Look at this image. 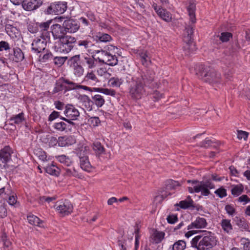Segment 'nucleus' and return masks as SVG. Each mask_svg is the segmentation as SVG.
Returning a JSON list of instances; mask_svg holds the SVG:
<instances>
[{
	"mask_svg": "<svg viewBox=\"0 0 250 250\" xmlns=\"http://www.w3.org/2000/svg\"><path fill=\"white\" fill-rule=\"evenodd\" d=\"M155 73L151 69L140 73L138 76L132 77L129 75L126 77V83L128 84L129 94L134 100H139L149 93V89L156 86L155 82Z\"/></svg>",
	"mask_w": 250,
	"mask_h": 250,
	"instance_id": "nucleus-1",
	"label": "nucleus"
},
{
	"mask_svg": "<svg viewBox=\"0 0 250 250\" xmlns=\"http://www.w3.org/2000/svg\"><path fill=\"white\" fill-rule=\"evenodd\" d=\"M195 74L200 79L210 84L219 83L221 74L209 66L198 64L194 67Z\"/></svg>",
	"mask_w": 250,
	"mask_h": 250,
	"instance_id": "nucleus-2",
	"label": "nucleus"
},
{
	"mask_svg": "<svg viewBox=\"0 0 250 250\" xmlns=\"http://www.w3.org/2000/svg\"><path fill=\"white\" fill-rule=\"evenodd\" d=\"M204 234L194 237L191 241V245L197 250H208L215 244V239L210 231H203Z\"/></svg>",
	"mask_w": 250,
	"mask_h": 250,
	"instance_id": "nucleus-3",
	"label": "nucleus"
},
{
	"mask_svg": "<svg viewBox=\"0 0 250 250\" xmlns=\"http://www.w3.org/2000/svg\"><path fill=\"white\" fill-rule=\"evenodd\" d=\"M188 183L191 184V187L188 188V191L190 193H199L203 196H208L210 194V189L215 188V185L210 179L206 180H188Z\"/></svg>",
	"mask_w": 250,
	"mask_h": 250,
	"instance_id": "nucleus-4",
	"label": "nucleus"
},
{
	"mask_svg": "<svg viewBox=\"0 0 250 250\" xmlns=\"http://www.w3.org/2000/svg\"><path fill=\"white\" fill-rule=\"evenodd\" d=\"M76 42V39L71 36L65 35L60 38L55 42L53 47L55 51L62 53H68L74 48V44Z\"/></svg>",
	"mask_w": 250,
	"mask_h": 250,
	"instance_id": "nucleus-5",
	"label": "nucleus"
},
{
	"mask_svg": "<svg viewBox=\"0 0 250 250\" xmlns=\"http://www.w3.org/2000/svg\"><path fill=\"white\" fill-rule=\"evenodd\" d=\"M72 81L65 78L61 77L56 81L52 94H55L62 90L65 93L72 90Z\"/></svg>",
	"mask_w": 250,
	"mask_h": 250,
	"instance_id": "nucleus-6",
	"label": "nucleus"
},
{
	"mask_svg": "<svg viewBox=\"0 0 250 250\" xmlns=\"http://www.w3.org/2000/svg\"><path fill=\"white\" fill-rule=\"evenodd\" d=\"M60 119L62 120V121L55 123L53 125L56 130L61 132H71L73 128L75 127V124L73 121L62 116L60 117Z\"/></svg>",
	"mask_w": 250,
	"mask_h": 250,
	"instance_id": "nucleus-7",
	"label": "nucleus"
},
{
	"mask_svg": "<svg viewBox=\"0 0 250 250\" xmlns=\"http://www.w3.org/2000/svg\"><path fill=\"white\" fill-rule=\"evenodd\" d=\"M46 34L44 37L40 36L34 39L31 44V50L33 52L38 54L45 49L47 42L49 40Z\"/></svg>",
	"mask_w": 250,
	"mask_h": 250,
	"instance_id": "nucleus-8",
	"label": "nucleus"
},
{
	"mask_svg": "<svg viewBox=\"0 0 250 250\" xmlns=\"http://www.w3.org/2000/svg\"><path fill=\"white\" fill-rule=\"evenodd\" d=\"M67 9V2L65 1H58L52 3L44 12L46 14L59 15L63 13Z\"/></svg>",
	"mask_w": 250,
	"mask_h": 250,
	"instance_id": "nucleus-9",
	"label": "nucleus"
},
{
	"mask_svg": "<svg viewBox=\"0 0 250 250\" xmlns=\"http://www.w3.org/2000/svg\"><path fill=\"white\" fill-rule=\"evenodd\" d=\"M13 149L9 146H6L0 149V168H6L7 164L11 160Z\"/></svg>",
	"mask_w": 250,
	"mask_h": 250,
	"instance_id": "nucleus-10",
	"label": "nucleus"
},
{
	"mask_svg": "<svg viewBox=\"0 0 250 250\" xmlns=\"http://www.w3.org/2000/svg\"><path fill=\"white\" fill-rule=\"evenodd\" d=\"M8 61L12 62H19L24 59V54L21 48L18 47H13L12 51L9 52L7 55Z\"/></svg>",
	"mask_w": 250,
	"mask_h": 250,
	"instance_id": "nucleus-11",
	"label": "nucleus"
},
{
	"mask_svg": "<svg viewBox=\"0 0 250 250\" xmlns=\"http://www.w3.org/2000/svg\"><path fill=\"white\" fill-rule=\"evenodd\" d=\"M54 207L57 211L62 216L70 214L72 212L73 208L71 203L68 201H65L59 205H58V203H56Z\"/></svg>",
	"mask_w": 250,
	"mask_h": 250,
	"instance_id": "nucleus-12",
	"label": "nucleus"
},
{
	"mask_svg": "<svg viewBox=\"0 0 250 250\" xmlns=\"http://www.w3.org/2000/svg\"><path fill=\"white\" fill-rule=\"evenodd\" d=\"M63 113L65 118L69 119L71 121L77 120L80 115L78 110L73 105L70 104L65 106Z\"/></svg>",
	"mask_w": 250,
	"mask_h": 250,
	"instance_id": "nucleus-13",
	"label": "nucleus"
},
{
	"mask_svg": "<svg viewBox=\"0 0 250 250\" xmlns=\"http://www.w3.org/2000/svg\"><path fill=\"white\" fill-rule=\"evenodd\" d=\"M62 25L64 30L70 33L76 32L80 28V24L78 21L73 19L65 20Z\"/></svg>",
	"mask_w": 250,
	"mask_h": 250,
	"instance_id": "nucleus-14",
	"label": "nucleus"
},
{
	"mask_svg": "<svg viewBox=\"0 0 250 250\" xmlns=\"http://www.w3.org/2000/svg\"><path fill=\"white\" fill-rule=\"evenodd\" d=\"M42 3V0H23L22 6L25 10L31 11L38 9Z\"/></svg>",
	"mask_w": 250,
	"mask_h": 250,
	"instance_id": "nucleus-15",
	"label": "nucleus"
},
{
	"mask_svg": "<svg viewBox=\"0 0 250 250\" xmlns=\"http://www.w3.org/2000/svg\"><path fill=\"white\" fill-rule=\"evenodd\" d=\"M152 6L157 15L162 20L167 22H170L171 21V14L166 9H164L161 6H158L155 3H153Z\"/></svg>",
	"mask_w": 250,
	"mask_h": 250,
	"instance_id": "nucleus-16",
	"label": "nucleus"
},
{
	"mask_svg": "<svg viewBox=\"0 0 250 250\" xmlns=\"http://www.w3.org/2000/svg\"><path fill=\"white\" fill-rule=\"evenodd\" d=\"M208 226L207 220L201 216L196 218L195 220L192 222L189 225L187 226V229H205Z\"/></svg>",
	"mask_w": 250,
	"mask_h": 250,
	"instance_id": "nucleus-17",
	"label": "nucleus"
},
{
	"mask_svg": "<svg viewBox=\"0 0 250 250\" xmlns=\"http://www.w3.org/2000/svg\"><path fill=\"white\" fill-rule=\"evenodd\" d=\"M104 56L102 59H100V62L105 63L108 65L114 66L118 63V59L117 56L115 54H110L103 52Z\"/></svg>",
	"mask_w": 250,
	"mask_h": 250,
	"instance_id": "nucleus-18",
	"label": "nucleus"
},
{
	"mask_svg": "<svg viewBox=\"0 0 250 250\" xmlns=\"http://www.w3.org/2000/svg\"><path fill=\"white\" fill-rule=\"evenodd\" d=\"M78 46L79 47L86 50L89 53H91L92 50L90 49L91 47L95 48L96 45L92 42L89 39H86L84 40H78L76 39V42Z\"/></svg>",
	"mask_w": 250,
	"mask_h": 250,
	"instance_id": "nucleus-19",
	"label": "nucleus"
},
{
	"mask_svg": "<svg viewBox=\"0 0 250 250\" xmlns=\"http://www.w3.org/2000/svg\"><path fill=\"white\" fill-rule=\"evenodd\" d=\"M81 63L89 69L94 68L97 64L96 59L93 56H90L88 55L82 56Z\"/></svg>",
	"mask_w": 250,
	"mask_h": 250,
	"instance_id": "nucleus-20",
	"label": "nucleus"
},
{
	"mask_svg": "<svg viewBox=\"0 0 250 250\" xmlns=\"http://www.w3.org/2000/svg\"><path fill=\"white\" fill-rule=\"evenodd\" d=\"M51 32L54 39H60V38L64 37V27L59 24H55L51 26Z\"/></svg>",
	"mask_w": 250,
	"mask_h": 250,
	"instance_id": "nucleus-21",
	"label": "nucleus"
},
{
	"mask_svg": "<svg viewBox=\"0 0 250 250\" xmlns=\"http://www.w3.org/2000/svg\"><path fill=\"white\" fill-rule=\"evenodd\" d=\"M219 224L222 229L225 233L228 234L232 233L233 228L230 219H223Z\"/></svg>",
	"mask_w": 250,
	"mask_h": 250,
	"instance_id": "nucleus-22",
	"label": "nucleus"
},
{
	"mask_svg": "<svg viewBox=\"0 0 250 250\" xmlns=\"http://www.w3.org/2000/svg\"><path fill=\"white\" fill-rule=\"evenodd\" d=\"M75 143L76 140L71 136L59 137V146L61 147L69 146Z\"/></svg>",
	"mask_w": 250,
	"mask_h": 250,
	"instance_id": "nucleus-23",
	"label": "nucleus"
},
{
	"mask_svg": "<svg viewBox=\"0 0 250 250\" xmlns=\"http://www.w3.org/2000/svg\"><path fill=\"white\" fill-rule=\"evenodd\" d=\"M83 82L86 84H90L95 85L97 83L99 82V80L93 71L87 72L85 76Z\"/></svg>",
	"mask_w": 250,
	"mask_h": 250,
	"instance_id": "nucleus-24",
	"label": "nucleus"
},
{
	"mask_svg": "<svg viewBox=\"0 0 250 250\" xmlns=\"http://www.w3.org/2000/svg\"><path fill=\"white\" fill-rule=\"evenodd\" d=\"M80 165L81 168L84 171L90 172L91 170V165L87 156L80 157Z\"/></svg>",
	"mask_w": 250,
	"mask_h": 250,
	"instance_id": "nucleus-25",
	"label": "nucleus"
},
{
	"mask_svg": "<svg viewBox=\"0 0 250 250\" xmlns=\"http://www.w3.org/2000/svg\"><path fill=\"white\" fill-rule=\"evenodd\" d=\"M65 171L64 175L67 177H74L79 179L83 178V176L81 173L79 172L74 167L64 168Z\"/></svg>",
	"mask_w": 250,
	"mask_h": 250,
	"instance_id": "nucleus-26",
	"label": "nucleus"
},
{
	"mask_svg": "<svg viewBox=\"0 0 250 250\" xmlns=\"http://www.w3.org/2000/svg\"><path fill=\"white\" fill-rule=\"evenodd\" d=\"M183 48L185 55L187 56H190L197 50L195 43L191 41H189L188 42L186 43Z\"/></svg>",
	"mask_w": 250,
	"mask_h": 250,
	"instance_id": "nucleus-27",
	"label": "nucleus"
},
{
	"mask_svg": "<svg viewBox=\"0 0 250 250\" xmlns=\"http://www.w3.org/2000/svg\"><path fill=\"white\" fill-rule=\"evenodd\" d=\"M218 145V143L216 142L213 140H211L208 138H206L204 141L200 142L199 144V146L205 148H208L209 147L216 148Z\"/></svg>",
	"mask_w": 250,
	"mask_h": 250,
	"instance_id": "nucleus-28",
	"label": "nucleus"
},
{
	"mask_svg": "<svg viewBox=\"0 0 250 250\" xmlns=\"http://www.w3.org/2000/svg\"><path fill=\"white\" fill-rule=\"evenodd\" d=\"M27 220L31 225L38 226L39 227L43 228V221L41 220L37 216L30 214L27 216Z\"/></svg>",
	"mask_w": 250,
	"mask_h": 250,
	"instance_id": "nucleus-29",
	"label": "nucleus"
},
{
	"mask_svg": "<svg viewBox=\"0 0 250 250\" xmlns=\"http://www.w3.org/2000/svg\"><path fill=\"white\" fill-rule=\"evenodd\" d=\"M93 104L97 108H100L105 104V101L103 96L100 94H95L91 97Z\"/></svg>",
	"mask_w": 250,
	"mask_h": 250,
	"instance_id": "nucleus-30",
	"label": "nucleus"
},
{
	"mask_svg": "<svg viewBox=\"0 0 250 250\" xmlns=\"http://www.w3.org/2000/svg\"><path fill=\"white\" fill-rule=\"evenodd\" d=\"M5 30L7 34L12 38H16L19 33L18 29L10 24L5 25Z\"/></svg>",
	"mask_w": 250,
	"mask_h": 250,
	"instance_id": "nucleus-31",
	"label": "nucleus"
},
{
	"mask_svg": "<svg viewBox=\"0 0 250 250\" xmlns=\"http://www.w3.org/2000/svg\"><path fill=\"white\" fill-rule=\"evenodd\" d=\"M92 148L96 156L98 157L105 153V149L100 142H95L93 144Z\"/></svg>",
	"mask_w": 250,
	"mask_h": 250,
	"instance_id": "nucleus-32",
	"label": "nucleus"
},
{
	"mask_svg": "<svg viewBox=\"0 0 250 250\" xmlns=\"http://www.w3.org/2000/svg\"><path fill=\"white\" fill-rule=\"evenodd\" d=\"M94 39L97 42H109L112 40L111 36L106 33H99L97 35L93 36Z\"/></svg>",
	"mask_w": 250,
	"mask_h": 250,
	"instance_id": "nucleus-33",
	"label": "nucleus"
},
{
	"mask_svg": "<svg viewBox=\"0 0 250 250\" xmlns=\"http://www.w3.org/2000/svg\"><path fill=\"white\" fill-rule=\"evenodd\" d=\"M52 21H48L46 22L41 23L39 27L40 28V29L41 30V31L42 32V34L40 35V36L42 37H44V35L47 34V39H50V35L49 33L48 32V29H49V26L50 23H51Z\"/></svg>",
	"mask_w": 250,
	"mask_h": 250,
	"instance_id": "nucleus-34",
	"label": "nucleus"
},
{
	"mask_svg": "<svg viewBox=\"0 0 250 250\" xmlns=\"http://www.w3.org/2000/svg\"><path fill=\"white\" fill-rule=\"evenodd\" d=\"M142 64L145 66H147L151 63L149 57L147 55L146 51H140L139 53Z\"/></svg>",
	"mask_w": 250,
	"mask_h": 250,
	"instance_id": "nucleus-35",
	"label": "nucleus"
},
{
	"mask_svg": "<svg viewBox=\"0 0 250 250\" xmlns=\"http://www.w3.org/2000/svg\"><path fill=\"white\" fill-rule=\"evenodd\" d=\"M81 100L83 102V104L86 108L87 110L91 111L92 110V105L93 104L92 99L85 95H82L81 97Z\"/></svg>",
	"mask_w": 250,
	"mask_h": 250,
	"instance_id": "nucleus-36",
	"label": "nucleus"
},
{
	"mask_svg": "<svg viewBox=\"0 0 250 250\" xmlns=\"http://www.w3.org/2000/svg\"><path fill=\"white\" fill-rule=\"evenodd\" d=\"M44 168L45 172L50 175L58 176L60 174V169L54 164L48 165Z\"/></svg>",
	"mask_w": 250,
	"mask_h": 250,
	"instance_id": "nucleus-37",
	"label": "nucleus"
},
{
	"mask_svg": "<svg viewBox=\"0 0 250 250\" xmlns=\"http://www.w3.org/2000/svg\"><path fill=\"white\" fill-rule=\"evenodd\" d=\"M165 236V233L164 232L155 230L154 231L152 237L153 242L156 244H159L164 239Z\"/></svg>",
	"mask_w": 250,
	"mask_h": 250,
	"instance_id": "nucleus-38",
	"label": "nucleus"
},
{
	"mask_svg": "<svg viewBox=\"0 0 250 250\" xmlns=\"http://www.w3.org/2000/svg\"><path fill=\"white\" fill-rule=\"evenodd\" d=\"M186 248V243L182 240L176 241L172 245L169 247L171 250H184Z\"/></svg>",
	"mask_w": 250,
	"mask_h": 250,
	"instance_id": "nucleus-39",
	"label": "nucleus"
},
{
	"mask_svg": "<svg viewBox=\"0 0 250 250\" xmlns=\"http://www.w3.org/2000/svg\"><path fill=\"white\" fill-rule=\"evenodd\" d=\"M193 201L191 197L188 196L187 200L181 201L177 205L179 206L181 208L187 209L193 207Z\"/></svg>",
	"mask_w": 250,
	"mask_h": 250,
	"instance_id": "nucleus-40",
	"label": "nucleus"
},
{
	"mask_svg": "<svg viewBox=\"0 0 250 250\" xmlns=\"http://www.w3.org/2000/svg\"><path fill=\"white\" fill-rule=\"evenodd\" d=\"M24 114L22 112L17 115H13L10 118L12 124H20L25 121Z\"/></svg>",
	"mask_w": 250,
	"mask_h": 250,
	"instance_id": "nucleus-41",
	"label": "nucleus"
},
{
	"mask_svg": "<svg viewBox=\"0 0 250 250\" xmlns=\"http://www.w3.org/2000/svg\"><path fill=\"white\" fill-rule=\"evenodd\" d=\"M56 159L59 162L66 167H69L72 164V161L70 158L65 155L56 156Z\"/></svg>",
	"mask_w": 250,
	"mask_h": 250,
	"instance_id": "nucleus-42",
	"label": "nucleus"
},
{
	"mask_svg": "<svg viewBox=\"0 0 250 250\" xmlns=\"http://www.w3.org/2000/svg\"><path fill=\"white\" fill-rule=\"evenodd\" d=\"M68 63L72 67L81 65V59L80 58V55H76L71 57L68 61Z\"/></svg>",
	"mask_w": 250,
	"mask_h": 250,
	"instance_id": "nucleus-43",
	"label": "nucleus"
},
{
	"mask_svg": "<svg viewBox=\"0 0 250 250\" xmlns=\"http://www.w3.org/2000/svg\"><path fill=\"white\" fill-rule=\"evenodd\" d=\"M165 186L167 190H172L175 189L177 187L180 186V184L178 181L169 179L166 181Z\"/></svg>",
	"mask_w": 250,
	"mask_h": 250,
	"instance_id": "nucleus-44",
	"label": "nucleus"
},
{
	"mask_svg": "<svg viewBox=\"0 0 250 250\" xmlns=\"http://www.w3.org/2000/svg\"><path fill=\"white\" fill-rule=\"evenodd\" d=\"M244 191V186L242 184L235 185L231 189V193L232 195L237 197L241 195Z\"/></svg>",
	"mask_w": 250,
	"mask_h": 250,
	"instance_id": "nucleus-45",
	"label": "nucleus"
},
{
	"mask_svg": "<svg viewBox=\"0 0 250 250\" xmlns=\"http://www.w3.org/2000/svg\"><path fill=\"white\" fill-rule=\"evenodd\" d=\"M93 89L95 92H100L106 95H110L112 96H115L116 95V92L114 90L108 88H104L101 87H94Z\"/></svg>",
	"mask_w": 250,
	"mask_h": 250,
	"instance_id": "nucleus-46",
	"label": "nucleus"
},
{
	"mask_svg": "<svg viewBox=\"0 0 250 250\" xmlns=\"http://www.w3.org/2000/svg\"><path fill=\"white\" fill-rule=\"evenodd\" d=\"M235 224L239 227V228L246 229L248 225L245 218H241L239 216H235L233 218Z\"/></svg>",
	"mask_w": 250,
	"mask_h": 250,
	"instance_id": "nucleus-47",
	"label": "nucleus"
},
{
	"mask_svg": "<svg viewBox=\"0 0 250 250\" xmlns=\"http://www.w3.org/2000/svg\"><path fill=\"white\" fill-rule=\"evenodd\" d=\"M11 49V45L7 42L5 41H1L0 42V55L4 51L9 53Z\"/></svg>",
	"mask_w": 250,
	"mask_h": 250,
	"instance_id": "nucleus-48",
	"label": "nucleus"
},
{
	"mask_svg": "<svg viewBox=\"0 0 250 250\" xmlns=\"http://www.w3.org/2000/svg\"><path fill=\"white\" fill-rule=\"evenodd\" d=\"M67 59V57L56 56L53 58V62L56 65L61 66Z\"/></svg>",
	"mask_w": 250,
	"mask_h": 250,
	"instance_id": "nucleus-49",
	"label": "nucleus"
},
{
	"mask_svg": "<svg viewBox=\"0 0 250 250\" xmlns=\"http://www.w3.org/2000/svg\"><path fill=\"white\" fill-rule=\"evenodd\" d=\"M11 190L8 188L2 187L0 188V199L7 200L9 194L11 193Z\"/></svg>",
	"mask_w": 250,
	"mask_h": 250,
	"instance_id": "nucleus-50",
	"label": "nucleus"
},
{
	"mask_svg": "<svg viewBox=\"0 0 250 250\" xmlns=\"http://www.w3.org/2000/svg\"><path fill=\"white\" fill-rule=\"evenodd\" d=\"M123 82V81L122 79L117 77H112L109 81L110 84L113 87H119Z\"/></svg>",
	"mask_w": 250,
	"mask_h": 250,
	"instance_id": "nucleus-51",
	"label": "nucleus"
},
{
	"mask_svg": "<svg viewBox=\"0 0 250 250\" xmlns=\"http://www.w3.org/2000/svg\"><path fill=\"white\" fill-rule=\"evenodd\" d=\"M7 200L10 205L13 206L16 204L17 201V197L16 193L11 190V193L9 194Z\"/></svg>",
	"mask_w": 250,
	"mask_h": 250,
	"instance_id": "nucleus-52",
	"label": "nucleus"
},
{
	"mask_svg": "<svg viewBox=\"0 0 250 250\" xmlns=\"http://www.w3.org/2000/svg\"><path fill=\"white\" fill-rule=\"evenodd\" d=\"M72 90H76V89H83L84 90H88V91H94V89H93V88H90L89 87H88L86 85H80L79 84V83H75L73 82H72Z\"/></svg>",
	"mask_w": 250,
	"mask_h": 250,
	"instance_id": "nucleus-53",
	"label": "nucleus"
},
{
	"mask_svg": "<svg viewBox=\"0 0 250 250\" xmlns=\"http://www.w3.org/2000/svg\"><path fill=\"white\" fill-rule=\"evenodd\" d=\"M214 193L220 198H223L227 196V190L223 187H221L217 189Z\"/></svg>",
	"mask_w": 250,
	"mask_h": 250,
	"instance_id": "nucleus-54",
	"label": "nucleus"
},
{
	"mask_svg": "<svg viewBox=\"0 0 250 250\" xmlns=\"http://www.w3.org/2000/svg\"><path fill=\"white\" fill-rule=\"evenodd\" d=\"M53 56L52 53L48 50L46 52V53L43 55H40L39 56V61L40 62H44L47 61L52 59Z\"/></svg>",
	"mask_w": 250,
	"mask_h": 250,
	"instance_id": "nucleus-55",
	"label": "nucleus"
},
{
	"mask_svg": "<svg viewBox=\"0 0 250 250\" xmlns=\"http://www.w3.org/2000/svg\"><path fill=\"white\" fill-rule=\"evenodd\" d=\"M225 210L229 216H233L236 213V209L231 204L226 205L225 207Z\"/></svg>",
	"mask_w": 250,
	"mask_h": 250,
	"instance_id": "nucleus-56",
	"label": "nucleus"
},
{
	"mask_svg": "<svg viewBox=\"0 0 250 250\" xmlns=\"http://www.w3.org/2000/svg\"><path fill=\"white\" fill-rule=\"evenodd\" d=\"M72 68H73L74 74L75 76L77 77H81L83 75L84 69L81 64L72 67Z\"/></svg>",
	"mask_w": 250,
	"mask_h": 250,
	"instance_id": "nucleus-57",
	"label": "nucleus"
},
{
	"mask_svg": "<svg viewBox=\"0 0 250 250\" xmlns=\"http://www.w3.org/2000/svg\"><path fill=\"white\" fill-rule=\"evenodd\" d=\"M231 37V33L229 32H222L221 34L219 39L222 42H227L229 41V39Z\"/></svg>",
	"mask_w": 250,
	"mask_h": 250,
	"instance_id": "nucleus-58",
	"label": "nucleus"
},
{
	"mask_svg": "<svg viewBox=\"0 0 250 250\" xmlns=\"http://www.w3.org/2000/svg\"><path fill=\"white\" fill-rule=\"evenodd\" d=\"M103 52H105V53H107V51L106 50H104L103 49H93L92 52H91V54H94V55H96V54H99V56L98 57L97 59L99 61V62H100V59H102L101 58H102L103 56H104V53Z\"/></svg>",
	"mask_w": 250,
	"mask_h": 250,
	"instance_id": "nucleus-59",
	"label": "nucleus"
},
{
	"mask_svg": "<svg viewBox=\"0 0 250 250\" xmlns=\"http://www.w3.org/2000/svg\"><path fill=\"white\" fill-rule=\"evenodd\" d=\"M188 34V38L189 41L193 39V34L194 30V27L192 25H189L186 28Z\"/></svg>",
	"mask_w": 250,
	"mask_h": 250,
	"instance_id": "nucleus-60",
	"label": "nucleus"
},
{
	"mask_svg": "<svg viewBox=\"0 0 250 250\" xmlns=\"http://www.w3.org/2000/svg\"><path fill=\"white\" fill-rule=\"evenodd\" d=\"M104 50L107 51L108 54H113V53H115V50L118 49V48L113 45L111 44H108L104 47V48L103 49Z\"/></svg>",
	"mask_w": 250,
	"mask_h": 250,
	"instance_id": "nucleus-61",
	"label": "nucleus"
},
{
	"mask_svg": "<svg viewBox=\"0 0 250 250\" xmlns=\"http://www.w3.org/2000/svg\"><path fill=\"white\" fill-rule=\"evenodd\" d=\"M248 136H249V133L246 131H243V130H238V131L237 138L239 140H241V139H243L244 140H246L248 137Z\"/></svg>",
	"mask_w": 250,
	"mask_h": 250,
	"instance_id": "nucleus-62",
	"label": "nucleus"
},
{
	"mask_svg": "<svg viewBox=\"0 0 250 250\" xmlns=\"http://www.w3.org/2000/svg\"><path fill=\"white\" fill-rule=\"evenodd\" d=\"M1 240L3 242V246L5 247L8 248L11 245V242L8 239L7 236L5 233H3L1 235Z\"/></svg>",
	"mask_w": 250,
	"mask_h": 250,
	"instance_id": "nucleus-63",
	"label": "nucleus"
},
{
	"mask_svg": "<svg viewBox=\"0 0 250 250\" xmlns=\"http://www.w3.org/2000/svg\"><path fill=\"white\" fill-rule=\"evenodd\" d=\"M168 223L173 224L178 221L177 215L176 214L169 215L167 218Z\"/></svg>",
	"mask_w": 250,
	"mask_h": 250,
	"instance_id": "nucleus-64",
	"label": "nucleus"
}]
</instances>
